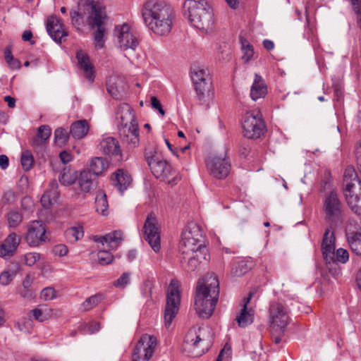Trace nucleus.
<instances>
[{
    "label": "nucleus",
    "mask_w": 361,
    "mask_h": 361,
    "mask_svg": "<svg viewBox=\"0 0 361 361\" xmlns=\"http://www.w3.org/2000/svg\"><path fill=\"white\" fill-rule=\"evenodd\" d=\"M13 273L5 271L0 274V283L3 286L8 285L13 280Z\"/></svg>",
    "instance_id": "nucleus-56"
},
{
    "label": "nucleus",
    "mask_w": 361,
    "mask_h": 361,
    "mask_svg": "<svg viewBox=\"0 0 361 361\" xmlns=\"http://www.w3.org/2000/svg\"><path fill=\"white\" fill-rule=\"evenodd\" d=\"M207 252H190L189 255H183L180 259L183 268L188 272L195 271L198 269L202 260H207Z\"/></svg>",
    "instance_id": "nucleus-22"
},
{
    "label": "nucleus",
    "mask_w": 361,
    "mask_h": 361,
    "mask_svg": "<svg viewBox=\"0 0 361 361\" xmlns=\"http://www.w3.org/2000/svg\"><path fill=\"white\" fill-rule=\"evenodd\" d=\"M191 78L194 85L202 81L211 80L208 70L200 66H195L192 68L191 71Z\"/></svg>",
    "instance_id": "nucleus-37"
},
{
    "label": "nucleus",
    "mask_w": 361,
    "mask_h": 361,
    "mask_svg": "<svg viewBox=\"0 0 361 361\" xmlns=\"http://www.w3.org/2000/svg\"><path fill=\"white\" fill-rule=\"evenodd\" d=\"M203 329L201 327L190 329L185 337V350L190 357H200L208 350V345H204Z\"/></svg>",
    "instance_id": "nucleus-12"
},
{
    "label": "nucleus",
    "mask_w": 361,
    "mask_h": 361,
    "mask_svg": "<svg viewBox=\"0 0 361 361\" xmlns=\"http://www.w3.org/2000/svg\"><path fill=\"white\" fill-rule=\"evenodd\" d=\"M85 2L82 5V7H78V11L72 10L70 12L71 23L73 26L78 27L84 22V18L87 16V22L88 23V13H85L84 6Z\"/></svg>",
    "instance_id": "nucleus-38"
},
{
    "label": "nucleus",
    "mask_w": 361,
    "mask_h": 361,
    "mask_svg": "<svg viewBox=\"0 0 361 361\" xmlns=\"http://www.w3.org/2000/svg\"><path fill=\"white\" fill-rule=\"evenodd\" d=\"M14 250L9 249L8 247L6 246L4 243L0 245V257H6L13 255Z\"/></svg>",
    "instance_id": "nucleus-59"
},
{
    "label": "nucleus",
    "mask_w": 361,
    "mask_h": 361,
    "mask_svg": "<svg viewBox=\"0 0 361 361\" xmlns=\"http://www.w3.org/2000/svg\"><path fill=\"white\" fill-rule=\"evenodd\" d=\"M194 85L198 99L200 102H206L207 98H209L212 94V80L202 81Z\"/></svg>",
    "instance_id": "nucleus-32"
},
{
    "label": "nucleus",
    "mask_w": 361,
    "mask_h": 361,
    "mask_svg": "<svg viewBox=\"0 0 361 361\" xmlns=\"http://www.w3.org/2000/svg\"><path fill=\"white\" fill-rule=\"evenodd\" d=\"M145 159L156 178L167 181L171 185H176L180 180V176L173 169L171 165L167 161L159 159L156 152L147 153Z\"/></svg>",
    "instance_id": "nucleus-6"
},
{
    "label": "nucleus",
    "mask_w": 361,
    "mask_h": 361,
    "mask_svg": "<svg viewBox=\"0 0 361 361\" xmlns=\"http://www.w3.org/2000/svg\"><path fill=\"white\" fill-rule=\"evenodd\" d=\"M255 293L250 291L247 298L243 300V308L240 313L237 316L235 320L240 327L244 328L253 322L254 310L252 308L248 309L247 305L253 297Z\"/></svg>",
    "instance_id": "nucleus-25"
},
{
    "label": "nucleus",
    "mask_w": 361,
    "mask_h": 361,
    "mask_svg": "<svg viewBox=\"0 0 361 361\" xmlns=\"http://www.w3.org/2000/svg\"><path fill=\"white\" fill-rule=\"evenodd\" d=\"M68 247L65 245H55L53 252L56 255H59L60 257H63L67 255L68 253Z\"/></svg>",
    "instance_id": "nucleus-58"
},
{
    "label": "nucleus",
    "mask_w": 361,
    "mask_h": 361,
    "mask_svg": "<svg viewBox=\"0 0 361 361\" xmlns=\"http://www.w3.org/2000/svg\"><path fill=\"white\" fill-rule=\"evenodd\" d=\"M270 329L276 334H283L289 322L288 307L281 301H272L269 305Z\"/></svg>",
    "instance_id": "nucleus-10"
},
{
    "label": "nucleus",
    "mask_w": 361,
    "mask_h": 361,
    "mask_svg": "<svg viewBox=\"0 0 361 361\" xmlns=\"http://www.w3.org/2000/svg\"><path fill=\"white\" fill-rule=\"evenodd\" d=\"M322 211L325 221L332 226L341 225L344 220L345 207L337 192L331 190L326 193L323 198Z\"/></svg>",
    "instance_id": "nucleus-5"
},
{
    "label": "nucleus",
    "mask_w": 361,
    "mask_h": 361,
    "mask_svg": "<svg viewBox=\"0 0 361 361\" xmlns=\"http://www.w3.org/2000/svg\"><path fill=\"white\" fill-rule=\"evenodd\" d=\"M152 286L151 281L146 280L144 281L142 286V293L145 298H151Z\"/></svg>",
    "instance_id": "nucleus-55"
},
{
    "label": "nucleus",
    "mask_w": 361,
    "mask_h": 361,
    "mask_svg": "<svg viewBox=\"0 0 361 361\" xmlns=\"http://www.w3.org/2000/svg\"><path fill=\"white\" fill-rule=\"evenodd\" d=\"M3 243L6 246L8 247L9 249L16 250L18 245L16 234L12 233L10 235H8V236L5 239Z\"/></svg>",
    "instance_id": "nucleus-51"
},
{
    "label": "nucleus",
    "mask_w": 361,
    "mask_h": 361,
    "mask_svg": "<svg viewBox=\"0 0 361 361\" xmlns=\"http://www.w3.org/2000/svg\"><path fill=\"white\" fill-rule=\"evenodd\" d=\"M151 104H152V106L155 109H157L159 111V112L162 115V116H164L165 114V111H164L163 108H162V106H161V104L160 102V101L155 97H152V99H151Z\"/></svg>",
    "instance_id": "nucleus-60"
},
{
    "label": "nucleus",
    "mask_w": 361,
    "mask_h": 361,
    "mask_svg": "<svg viewBox=\"0 0 361 361\" xmlns=\"http://www.w3.org/2000/svg\"><path fill=\"white\" fill-rule=\"evenodd\" d=\"M15 201L16 195L13 190H9L4 192L2 197V202H4V204H10L13 203Z\"/></svg>",
    "instance_id": "nucleus-54"
},
{
    "label": "nucleus",
    "mask_w": 361,
    "mask_h": 361,
    "mask_svg": "<svg viewBox=\"0 0 361 361\" xmlns=\"http://www.w3.org/2000/svg\"><path fill=\"white\" fill-rule=\"evenodd\" d=\"M243 133L247 139L260 138L267 131L265 123L259 109L247 111L242 121Z\"/></svg>",
    "instance_id": "nucleus-9"
},
{
    "label": "nucleus",
    "mask_w": 361,
    "mask_h": 361,
    "mask_svg": "<svg viewBox=\"0 0 361 361\" xmlns=\"http://www.w3.org/2000/svg\"><path fill=\"white\" fill-rule=\"evenodd\" d=\"M143 228L145 240L155 252H159L161 248L159 226L154 214L150 213L147 215Z\"/></svg>",
    "instance_id": "nucleus-15"
},
{
    "label": "nucleus",
    "mask_w": 361,
    "mask_h": 361,
    "mask_svg": "<svg viewBox=\"0 0 361 361\" xmlns=\"http://www.w3.org/2000/svg\"><path fill=\"white\" fill-rule=\"evenodd\" d=\"M331 182V177L329 173H326L322 180V188L323 190L329 188Z\"/></svg>",
    "instance_id": "nucleus-61"
},
{
    "label": "nucleus",
    "mask_w": 361,
    "mask_h": 361,
    "mask_svg": "<svg viewBox=\"0 0 361 361\" xmlns=\"http://www.w3.org/2000/svg\"><path fill=\"white\" fill-rule=\"evenodd\" d=\"M114 34L117 37V45L123 49H131L135 50L138 44L137 38L130 31V26L123 24L116 26Z\"/></svg>",
    "instance_id": "nucleus-16"
},
{
    "label": "nucleus",
    "mask_w": 361,
    "mask_h": 361,
    "mask_svg": "<svg viewBox=\"0 0 361 361\" xmlns=\"http://www.w3.org/2000/svg\"><path fill=\"white\" fill-rule=\"evenodd\" d=\"M240 41L241 43L243 51L242 59H243L245 63H247L253 56V47L248 42L246 39L243 37H240Z\"/></svg>",
    "instance_id": "nucleus-43"
},
{
    "label": "nucleus",
    "mask_w": 361,
    "mask_h": 361,
    "mask_svg": "<svg viewBox=\"0 0 361 361\" xmlns=\"http://www.w3.org/2000/svg\"><path fill=\"white\" fill-rule=\"evenodd\" d=\"M40 258V255L37 252H29L24 255L25 264L27 266L34 265Z\"/></svg>",
    "instance_id": "nucleus-52"
},
{
    "label": "nucleus",
    "mask_w": 361,
    "mask_h": 361,
    "mask_svg": "<svg viewBox=\"0 0 361 361\" xmlns=\"http://www.w3.org/2000/svg\"><path fill=\"white\" fill-rule=\"evenodd\" d=\"M23 220L22 214L18 210H12L8 214V223L9 227H17Z\"/></svg>",
    "instance_id": "nucleus-47"
},
{
    "label": "nucleus",
    "mask_w": 361,
    "mask_h": 361,
    "mask_svg": "<svg viewBox=\"0 0 361 361\" xmlns=\"http://www.w3.org/2000/svg\"><path fill=\"white\" fill-rule=\"evenodd\" d=\"M179 250L182 255H189L190 252H207L204 239L198 240L197 241V240H195L194 238L186 239L185 237H181Z\"/></svg>",
    "instance_id": "nucleus-23"
},
{
    "label": "nucleus",
    "mask_w": 361,
    "mask_h": 361,
    "mask_svg": "<svg viewBox=\"0 0 361 361\" xmlns=\"http://www.w3.org/2000/svg\"><path fill=\"white\" fill-rule=\"evenodd\" d=\"M142 17L145 25L154 34L167 36L172 30L175 13L165 1L147 0L142 6Z\"/></svg>",
    "instance_id": "nucleus-1"
},
{
    "label": "nucleus",
    "mask_w": 361,
    "mask_h": 361,
    "mask_svg": "<svg viewBox=\"0 0 361 361\" xmlns=\"http://www.w3.org/2000/svg\"><path fill=\"white\" fill-rule=\"evenodd\" d=\"M107 163L103 158L94 157L91 159L90 169L87 171H91V173L94 174V176H98L103 173L107 169Z\"/></svg>",
    "instance_id": "nucleus-35"
},
{
    "label": "nucleus",
    "mask_w": 361,
    "mask_h": 361,
    "mask_svg": "<svg viewBox=\"0 0 361 361\" xmlns=\"http://www.w3.org/2000/svg\"><path fill=\"white\" fill-rule=\"evenodd\" d=\"M46 229L42 221H33L29 226L25 240L30 246L36 247L46 240Z\"/></svg>",
    "instance_id": "nucleus-18"
},
{
    "label": "nucleus",
    "mask_w": 361,
    "mask_h": 361,
    "mask_svg": "<svg viewBox=\"0 0 361 361\" xmlns=\"http://www.w3.org/2000/svg\"><path fill=\"white\" fill-rule=\"evenodd\" d=\"M20 162L22 167L25 171H29L31 169L34 164V158L32 153L28 150L23 152Z\"/></svg>",
    "instance_id": "nucleus-46"
},
{
    "label": "nucleus",
    "mask_w": 361,
    "mask_h": 361,
    "mask_svg": "<svg viewBox=\"0 0 361 361\" xmlns=\"http://www.w3.org/2000/svg\"><path fill=\"white\" fill-rule=\"evenodd\" d=\"M181 237H185L186 239L194 238L197 240L204 239L200 226L192 221L188 223L185 226L182 232Z\"/></svg>",
    "instance_id": "nucleus-34"
},
{
    "label": "nucleus",
    "mask_w": 361,
    "mask_h": 361,
    "mask_svg": "<svg viewBox=\"0 0 361 361\" xmlns=\"http://www.w3.org/2000/svg\"><path fill=\"white\" fill-rule=\"evenodd\" d=\"M116 117L120 120V127L137 123L133 108L126 103L119 106Z\"/></svg>",
    "instance_id": "nucleus-26"
},
{
    "label": "nucleus",
    "mask_w": 361,
    "mask_h": 361,
    "mask_svg": "<svg viewBox=\"0 0 361 361\" xmlns=\"http://www.w3.org/2000/svg\"><path fill=\"white\" fill-rule=\"evenodd\" d=\"M85 13H88V24L92 29L97 27L94 32V38L97 42L96 47L101 49L104 44V33L106 29L104 26L105 16L103 15L100 8L97 7L92 0H86L84 6Z\"/></svg>",
    "instance_id": "nucleus-8"
},
{
    "label": "nucleus",
    "mask_w": 361,
    "mask_h": 361,
    "mask_svg": "<svg viewBox=\"0 0 361 361\" xmlns=\"http://www.w3.org/2000/svg\"><path fill=\"white\" fill-rule=\"evenodd\" d=\"M184 15L192 26L202 31H212L214 26V12L207 0H185Z\"/></svg>",
    "instance_id": "nucleus-3"
},
{
    "label": "nucleus",
    "mask_w": 361,
    "mask_h": 361,
    "mask_svg": "<svg viewBox=\"0 0 361 361\" xmlns=\"http://www.w3.org/2000/svg\"><path fill=\"white\" fill-rule=\"evenodd\" d=\"M69 134L67 130L63 128H58L54 131L55 142L60 145H66L69 139Z\"/></svg>",
    "instance_id": "nucleus-45"
},
{
    "label": "nucleus",
    "mask_w": 361,
    "mask_h": 361,
    "mask_svg": "<svg viewBox=\"0 0 361 361\" xmlns=\"http://www.w3.org/2000/svg\"><path fill=\"white\" fill-rule=\"evenodd\" d=\"M180 295L178 290V282L176 279L171 281L167 296L166 304L164 310V322L166 328H169L179 310Z\"/></svg>",
    "instance_id": "nucleus-13"
},
{
    "label": "nucleus",
    "mask_w": 361,
    "mask_h": 361,
    "mask_svg": "<svg viewBox=\"0 0 361 361\" xmlns=\"http://www.w3.org/2000/svg\"><path fill=\"white\" fill-rule=\"evenodd\" d=\"M267 93V85L263 78L258 74H255V80L250 90V97L256 101L263 98Z\"/></svg>",
    "instance_id": "nucleus-29"
},
{
    "label": "nucleus",
    "mask_w": 361,
    "mask_h": 361,
    "mask_svg": "<svg viewBox=\"0 0 361 361\" xmlns=\"http://www.w3.org/2000/svg\"><path fill=\"white\" fill-rule=\"evenodd\" d=\"M130 273H123L116 281L114 282V286L117 288H125L130 282Z\"/></svg>",
    "instance_id": "nucleus-50"
},
{
    "label": "nucleus",
    "mask_w": 361,
    "mask_h": 361,
    "mask_svg": "<svg viewBox=\"0 0 361 361\" xmlns=\"http://www.w3.org/2000/svg\"><path fill=\"white\" fill-rule=\"evenodd\" d=\"M90 130V126L86 120H79L73 122L70 128V135L75 139H82Z\"/></svg>",
    "instance_id": "nucleus-31"
},
{
    "label": "nucleus",
    "mask_w": 361,
    "mask_h": 361,
    "mask_svg": "<svg viewBox=\"0 0 361 361\" xmlns=\"http://www.w3.org/2000/svg\"><path fill=\"white\" fill-rule=\"evenodd\" d=\"M336 237L334 231L326 228L323 235L322 242V252L326 264H345L349 259V253L347 250L335 247Z\"/></svg>",
    "instance_id": "nucleus-7"
},
{
    "label": "nucleus",
    "mask_w": 361,
    "mask_h": 361,
    "mask_svg": "<svg viewBox=\"0 0 361 361\" xmlns=\"http://www.w3.org/2000/svg\"><path fill=\"white\" fill-rule=\"evenodd\" d=\"M32 315L36 320L39 322H44L46 319V317L44 316L42 311L38 308L32 310Z\"/></svg>",
    "instance_id": "nucleus-62"
},
{
    "label": "nucleus",
    "mask_w": 361,
    "mask_h": 361,
    "mask_svg": "<svg viewBox=\"0 0 361 361\" xmlns=\"http://www.w3.org/2000/svg\"><path fill=\"white\" fill-rule=\"evenodd\" d=\"M95 207L97 212H100L102 215H106V212L109 207L106 195L102 192L97 195L95 199Z\"/></svg>",
    "instance_id": "nucleus-42"
},
{
    "label": "nucleus",
    "mask_w": 361,
    "mask_h": 361,
    "mask_svg": "<svg viewBox=\"0 0 361 361\" xmlns=\"http://www.w3.org/2000/svg\"><path fill=\"white\" fill-rule=\"evenodd\" d=\"M47 30L50 37L57 43H61L63 37L68 35L62 20L56 16H50L47 18Z\"/></svg>",
    "instance_id": "nucleus-21"
},
{
    "label": "nucleus",
    "mask_w": 361,
    "mask_h": 361,
    "mask_svg": "<svg viewBox=\"0 0 361 361\" xmlns=\"http://www.w3.org/2000/svg\"><path fill=\"white\" fill-rule=\"evenodd\" d=\"M9 164L8 157L5 154L0 155V167L2 169H6L8 168Z\"/></svg>",
    "instance_id": "nucleus-64"
},
{
    "label": "nucleus",
    "mask_w": 361,
    "mask_h": 361,
    "mask_svg": "<svg viewBox=\"0 0 361 361\" xmlns=\"http://www.w3.org/2000/svg\"><path fill=\"white\" fill-rule=\"evenodd\" d=\"M84 235L83 228L80 226L68 228L65 231L66 239L71 243H75Z\"/></svg>",
    "instance_id": "nucleus-40"
},
{
    "label": "nucleus",
    "mask_w": 361,
    "mask_h": 361,
    "mask_svg": "<svg viewBox=\"0 0 361 361\" xmlns=\"http://www.w3.org/2000/svg\"><path fill=\"white\" fill-rule=\"evenodd\" d=\"M250 267L247 262L237 261L232 264L231 274L233 277H239L246 274Z\"/></svg>",
    "instance_id": "nucleus-41"
},
{
    "label": "nucleus",
    "mask_w": 361,
    "mask_h": 361,
    "mask_svg": "<svg viewBox=\"0 0 361 361\" xmlns=\"http://www.w3.org/2000/svg\"><path fill=\"white\" fill-rule=\"evenodd\" d=\"M346 236L352 252L357 255H361V232L349 231L346 232Z\"/></svg>",
    "instance_id": "nucleus-33"
},
{
    "label": "nucleus",
    "mask_w": 361,
    "mask_h": 361,
    "mask_svg": "<svg viewBox=\"0 0 361 361\" xmlns=\"http://www.w3.org/2000/svg\"><path fill=\"white\" fill-rule=\"evenodd\" d=\"M219 295V282L216 275L208 273L197 281L195 298V308L202 319L212 315Z\"/></svg>",
    "instance_id": "nucleus-2"
},
{
    "label": "nucleus",
    "mask_w": 361,
    "mask_h": 361,
    "mask_svg": "<svg viewBox=\"0 0 361 361\" xmlns=\"http://www.w3.org/2000/svg\"><path fill=\"white\" fill-rule=\"evenodd\" d=\"M51 134V129L48 125L40 126L37 129V133L30 142V145L37 149L44 145L49 140Z\"/></svg>",
    "instance_id": "nucleus-30"
},
{
    "label": "nucleus",
    "mask_w": 361,
    "mask_h": 361,
    "mask_svg": "<svg viewBox=\"0 0 361 361\" xmlns=\"http://www.w3.org/2000/svg\"><path fill=\"white\" fill-rule=\"evenodd\" d=\"M59 184L56 180H52L49 183V189L46 191L50 194H52L53 197H58L59 192L57 191Z\"/></svg>",
    "instance_id": "nucleus-57"
},
{
    "label": "nucleus",
    "mask_w": 361,
    "mask_h": 361,
    "mask_svg": "<svg viewBox=\"0 0 361 361\" xmlns=\"http://www.w3.org/2000/svg\"><path fill=\"white\" fill-rule=\"evenodd\" d=\"M122 240L123 233L121 231H114L104 235L93 236L94 242L102 243L103 247L106 245V247L109 250H116L121 243ZM97 257L99 264L102 265L109 264L114 259L112 254L109 250H106L105 247L99 250Z\"/></svg>",
    "instance_id": "nucleus-11"
},
{
    "label": "nucleus",
    "mask_w": 361,
    "mask_h": 361,
    "mask_svg": "<svg viewBox=\"0 0 361 361\" xmlns=\"http://www.w3.org/2000/svg\"><path fill=\"white\" fill-rule=\"evenodd\" d=\"M207 167L210 174L216 178H225L229 173L231 164L225 158L210 157L206 160Z\"/></svg>",
    "instance_id": "nucleus-17"
},
{
    "label": "nucleus",
    "mask_w": 361,
    "mask_h": 361,
    "mask_svg": "<svg viewBox=\"0 0 361 361\" xmlns=\"http://www.w3.org/2000/svg\"><path fill=\"white\" fill-rule=\"evenodd\" d=\"M60 159L63 164H67L72 159V156L66 151H63L59 154Z\"/></svg>",
    "instance_id": "nucleus-63"
},
{
    "label": "nucleus",
    "mask_w": 361,
    "mask_h": 361,
    "mask_svg": "<svg viewBox=\"0 0 361 361\" xmlns=\"http://www.w3.org/2000/svg\"><path fill=\"white\" fill-rule=\"evenodd\" d=\"M119 134L123 143L129 149H134L138 146L140 139L137 123L120 127Z\"/></svg>",
    "instance_id": "nucleus-19"
},
{
    "label": "nucleus",
    "mask_w": 361,
    "mask_h": 361,
    "mask_svg": "<svg viewBox=\"0 0 361 361\" xmlns=\"http://www.w3.org/2000/svg\"><path fill=\"white\" fill-rule=\"evenodd\" d=\"M343 192L351 211L361 216V180L353 167H347L343 175Z\"/></svg>",
    "instance_id": "nucleus-4"
},
{
    "label": "nucleus",
    "mask_w": 361,
    "mask_h": 361,
    "mask_svg": "<svg viewBox=\"0 0 361 361\" xmlns=\"http://www.w3.org/2000/svg\"><path fill=\"white\" fill-rule=\"evenodd\" d=\"M96 176L91 173V171H82L78 178V185L82 192H90L97 187Z\"/></svg>",
    "instance_id": "nucleus-28"
},
{
    "label": "nucleus",
    "mask_w": 361,
    "mask_h": 361,
    "mask_svg": "<svg viewBox=\"0 0 361 361\" xmlns=\"http://www.w3.org/2000/svg\"><path fill=\"white\" fill-rule=\"evenodd\" d=\"M103 300V295L97 294L87 298L82 304L83 311H88L97 306Z\"/></svg>",
    "instance_id": "nucleus-44"
},
{
    "label": "nucleus",
    "mask_w": 361,
    "mask_h": 361,
    "mask_svg": "<svg viewBox=\"0 0 361 361\" xmlns=\"http://www.w3.org/2000/svg\"><path fill=\"white\" fill-rule=\"evenodd\" d=\"M78 173L75 170L71 168H65L61 172L59 179L62 185H71L78 180Z\"/></svg>",
    "instance_id": "nucleus-36"
},
{
    "label": "nucleus",
    "mask_w": 361,
    "mask_h": 361,
    "mask_svg": "<svg viewBox=\"0 0 361 361\" xmlns=\"http://www.w3.org/2000/svg\"><path fill=\"white\" fill-rule=\"evenodd\" d=\"M99 147L104 154L114 158L117 161L123 160L120 145L116 138L112 137L104 138L100 142Z\"/></svg>",
    "instance_id": "nucleus-20"
},
{
    "label": "nucleus",
    "mask_w": 361,
    "mask_h": 361,
    "mask_svg": "<svg viewBox=\"0 0 361 361\" xmlns=\"http://www.w3.org/2000/svg\"><path fill=\"white\" fill-rule=\"evenodd\" d=\"M56 293L54 288L52 287H47L44 288L40 294V297L42 299L45 300H50L56 298Z\"/></svg>",
    "instance_id": "nucleus-53"
},
{
    "label": "nucleus",
    "mask_w": 361,
    "mask_h": 361,
    "mask_svg": "<svg viewBox=\"0 0 361 361\" xmlns=\"http://www.w3.org/2000/svg\"><path fill=\"white\" fill-rule=\"evenodd\" d=\"M56 197H53L52 194L45 192L40 200L42 207L45 209H49L54 202Z\"/></svg>",
    "instance_id": "nucleus-49"
},
{
    "label": "nucleus",
    "mask_w": 361,
    "mask_h": 361,
    "mask_svg": "<svg viewBox=\"0 0 361 361\" xmlns=\"http://www.w3.org/2000/svg\"><path fill=\"white\" fill-rule=\"evenodd\" d=\"M32 278L30 275H27L24 279L22 288L19 290V294L22 298L26 299H32L35 297V293L31 288Z\"/></svg>",
    "instance_id": "nucleus-39"
},
{
    "label": "nucleus",
    "mask_w": 361,
    "mask_h": 361,
    "mask_svg": "<svg viewBox=\"0 0 361 361\" xmlns=\"http://www.w3.org/2000/svg\"><path fill=\"white\" fill-rule=\"evenodd\" d=\"M115 78H110L106 82V90L108 93L116 99H118L120 96V92L118 90V87L116 86V82L114 81Z\"/></svg>",
    "instance_id": "nucleus-48"
},
{
    "label": "nucleus",
    "mask_w": 361,
    "mask_h": 361,
    "mask_svg": "<svg viewBox=\"0 0 361 361\" xmlns=\"http://www.w3.org/2000/svg\"><path fill=\"white\" fill-rule=\"evenodd\" d=\"M157 343L156 337L143 334L133 350L132 361H148L154 353Z\"/></svg>",
    "instance_id": "nucleus-14"
},
{
    "label": "nucleus",
    "mask_w": 361,
    "mask_h": 361,
    "mask_svg": "<svg viewBox=\"0 0 361 361\" xmlns=\"http://www.w3.org/2000/svg\"><path fill=\"white\" fill-rule=\"evenodd\" d=\"M76 59L78 66L82 70L85 78L92 82L95 78V71L88 55L80 49L76 52Z\"/></svg>",
    "instance_id": "nucleus-24"
},
{
    "label": "nucleus",
    "mask_w": 361,
    "mask_h": 361,
    "mask_svg": "<svg viewBox=\"0 0 361 361\" xmlns=\"http://www.w3.org/2000/svg\"><path fill=\"white\" fill-rule=\"evenodd\" d=\"M111 180L114 185L122 193L130 185L132 178L127 171L118 169L112 174Z\"/></svg>",
    "instance_id": "nucleus-27"
}]
</instances>
